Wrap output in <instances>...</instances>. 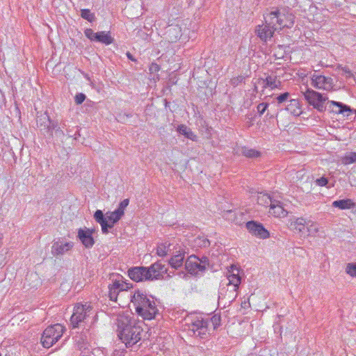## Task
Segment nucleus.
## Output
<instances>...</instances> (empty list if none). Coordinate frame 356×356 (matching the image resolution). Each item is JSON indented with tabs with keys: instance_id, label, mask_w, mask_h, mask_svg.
<instances>
[{
	"instance_id": "28",
	"label": "nucleus",
	"mask_w": 356,
	"mask_h": 356,
	"mask_svg": "<svg viewBox=\"0 0 356 356\" xmlns=\"http://www.w3.org/2000/svg\"><path fill=\"white\" fill-rule=\"evenodd\" d=\"M177 131L184 135L186 138L191 139L193 141L197 140V136L191 131V129L187 127L184 124H181L178 126Z\"/></svg>"
},
{
	"instance_id": "41",
	"label": "nucleus",
	"mask_w": 356,
	"mask_h": 356,
	"mask_svg": "<svg viewBox=\"0 0 356 356\" xmlns=\"http://www.w3.org/2000/svg\"><path fill=\"white\" fill-rule=\"evenodd\" d=\"M85 35L90 39L91 41H95V33L92 29H86L84 31Z\"/></svg>"
},
{
	"instance_id": "7",
	"label": "nucleus",
	"mask_w": 356,
	"mask_h": 356,
	"mask_svg": "<svg viewBox=\"0 0 356 356\" xmlns=\"http://www.w3.org/2000/svg\"><path fill=\"white\" fill-rule=\"evenodd\" d=\"M208 325L207 320L197 319L188 325V332L194 337L204 339L207 336Z\"/></svg>"
},
{
	"instance_id": "20",
	"label": "nucleus",
	"mask_w": 356,
	"mask_h": 356,
	"mask_svg": "<svg viewBox=\"0 0 356 356\" xmlns=\"http://www.w3.org/2000/svg\"><path fill=\"white\" fill-rule=\"evenodd\" d=\"M94 218L100 224L103 234H107L108 232V227H111V225L108 224L106 216H104L102 211L97 210L94 213Z\"/></svg>"
},
{
	"instance_id": "38",
	"label": "nucleus",
	"mask_w": 356,
	"mask_h": 356,
	"mask_svg": "<svg viewBox=\"0 0 356 356\" xmlns=\"http://www.w3.org/2000/svg\"><path fill=\"white\" fill-rule=\"evenodd\" d=\"M268 106L269 104L266 102H261L257 105V110L259 116L262 115L266 112Z\"/></svg>"
},
{
	"instance_id": "21",
	"label": "nucleus",
	"mask_w": 356,
	"mask_h": 356,
	"mask_svg": "<svg viewBox=\"0 0 356 356\" xmlns=\"http://www.w3.org/2000/svg\"><path fill=\"white\" fill-rule=\"evenodd\" d=\"M285 109L294 116H299L302 113L300 102L296 99L289 100Z\"/></svg>"
},
{
	"instance_id": "26",
	"label": "nucleus",
	"mask_w": 356,
	"mask_h": 356,
	"mask_svg": "<svg viewBox=\"0 0 356 356\" xmlns=\"http://www.w3.org/2000/svg\"><path fill=\"white\" fill-rule=\"evenodd\" d=\"M330 104L339 108V109L337 111H333V112L337 114H343L346 112L355 113L356 114V109H353V108H350V106H349L346 104H344L341 102H336V101H330Z\"/></svg>"
},
{
	"instance_id": "34",
	"label": "nucleus",
	"mask_w": 356,
	"mask_h": 356,
	"mask_svg": "<svg viewBox=\"0 0 356 356\" xmlns=\"http://www.w3.org/2000/svg\"><path fill=\"white\" fill-rule=\"evenodd\" d=\"M44 119L47 121V129L48 132L50 133V135H52L53 130L55 131L56 129H58V127H59L58 126V123L51 121L48 115H44Z\"/></svg>"
},
{
	"instance_id": "17",
	"label": "nucleus",
	"mask_w": 356,
	"mask_h": 356,
	"mask_svg": "<svg viewBox=\"0 0 356 356\" xmlns=\"http://www.w3.org/2000/svg\"><path fill=\"white\" fill-rule=\"evenodd\" d=\"M257 84L262 85L264 88H270L275 89L280 86L281 82L277 79V76L268 75L266 79H259Z\"/></svg>"
},
{
	"instance_id": "42",
	"label": "nucleus",
	"mask_w": 356,
	"mask_h": 356,
	"mask_svg": "<svg viewBox=\"0 0 356 356\" xmlns=\"http://www.w3.org/2000/svg\"><path fill=\"white\" fill-rule=\"evenodd\" d=\"M109 288L108 296L110 300L112 301H116L119 291L115 290L113 289Z\"/></svg>"
},
{
	"instance_id": "1",
	"label": "nucleus",
	"mask_w": 356,
	"mask_h": 356,
	"mask_svg": "<svg viewBox=\"0 0 356 356\" xmlns=\"http://www.w3.org/2000/svg\"><path fill=\"white\" fill-rule=\"evenodd\" d=\"M264 18L265 22L256 26L255 33L265 42L271 39L276 31L291 28L295 21V16L289 9L284 7L271 8L264 14Z\"/></svg>"
},
{
	"instance_id": "30",
	"label": "nucleus",
	"mask_w": 356,
	"mask_h": 356,
	"mask_svg": "<svg viewBox=\"0 0 356 356\" xmlns=\"http://www.w3.org/2000/svg\"><path fill=\"white\" fill-rule=\"evenodd\" d=\"M341 161L344 165H349L353 163H356V152H351L346 153L342 158Z\"/></svg>"
},
{
	"instance_id": "50",
	"label": "nucleus",
	"mask_w": 356,
	"mask_h": 356,
	"mask_svg": "<svg viewBox=\"0 0 356 356\" xmlns=\"http://www.w3.org/2000/svg\"><path fill=\"white\" fill-rule=\"evenodd\" d=\"M55 134L57 137H63L65 135L64 131L62 130V129L59 127L58 129L55 130Z\"/></svg>"
},
{
	"instance_id": "12",
	"label": "nucleus",
	"mask_w": 356,
	"mask_h": 356,
	"mask_svg": "<svg viewBox=\"0 0 356 356\" xmlns=\"http://www.w3.org/2000/svg\"><path fill=\"white\" fill-rule=\"evenodd\" d=\"M147 268L149 273L148 274H150L149 281L161 279L168 270L165 265L163 264L160 261L154 263L149 267Z\"/></svg>"
},
{
	"instance_id": "44",
	"label": "nucleus",
	"mask_w": 356,
	"mask_h": 356,
	"mask_svg": "<svg viewBox=\"0 0 356 356\" xmlns=\"http://www.w3.org/2000/svg\"><path fill=\"white\" fill-rule=\"evenodd\" d=\"M44 115H47L46 113H44L43 115H41L40 117H39L38 120H37V124L40 127H42V126H44V128L47 127L46 123L47 122V121L44 119Z\"/></svg>"
},
{
	"instance_id": "19",
	"label": "nucleus",
	"mask_w": 356,
	"mask_h": 356,
	"mask_svg": "<svg viewBox=\"0 0 356 356\" xmlns=\"http://www.w3.org/2000/svg\"><path fill=\"white\" fill-rule=\"evenodd\" d=\"M269 212L275 217H284L287 215V211L284 209L281 202L276 200L272 202Z\"/></svg>"
},
{
	"instance_id": "22",
	"label": "nucleus",
	"mask_w": 356,
	"mask_h": 356,
	"mask_svg": "<svg viewBox=\"0 0 356 356\" xmlns=\"http://www.w3.org/2000/svg\"><path fill=\"white\" fill-rule=\"evenodd\" d=\"M333 207L339 208V209H350L355 207V203L351 199H343L335 200L332 204Z\"/></svg>"
},
{
	"instance_id": "14",
	"label": "nucleus",
	"mask_w": 356,
	"mask_h": 356,
	"mask_svg": "<svg viewBox=\"0 0 356 356\" xmlns=\"http://www.w3.org/2000/svg\"><path fill=\"white\" fill-rule=\"evenodd\" d=\"M93 232V229L87 228L78 229L77 237L86 248H90L95 244V240L92 237Z\"/></svg>"
},
{
	"instance_id": "32",
	"label": "nucleus",
	"mask_w": 356,
	"mask_h": 356,
	"mask_svg": "<svg viewBox=\"0 0 356 356\" xmlns=\"http://www.w3.org/2000/svg\"><path fill=\"white\" fill-rule=\"evenodd\" d=\"M242 154L243 156H245V157H248V158L259 157L261 154L259 151H257L254 149H248V148L243 149Z\"/></svg>"
},
{
	"instance_id": "48",
	"label": "nucleus",
	"mask_w": 356,
	"mask_h": 356,
	"mask_svg": "<svg viewBox=\"0 0 356 356\" xmlns=\"http://www.w3.org/2000/svg\"><path fill=\"white\" fill-rule=\"evenodd\" d=\"M159 70H160V67H159V65H157L156 63H152L149 67V71L152 73L159 72Z\"/></svg>"
},
{
	"instance_id": "58",
	"label": "nucleus",
	"mask_w": 356,
	"mask_h": 356,
	"mask_svg": "<svg viewBox=\"0 0 356 356\" xmlns=\"http://www.w3.org/2000/svg\"><path fill=\"white\" fill-rule=\"evenodd\" d=\"M65 127H66L65 124V123H63V124H62V128H63V129H64Z\"/></svg>"
},
{
	"instance_id": "25",
	"label": "nucleus",
	"mask_w": 356,
	"mask_h": 356,
	"mask_svg": "<svg viewBox=\"0 0 356 356\" xmlns=\"http://www.w3.org/2000/svg\"><path fill=\"white\" fill-rule=\"evenodd\" d=\"M178 254L172 256L169 260V264L174 268L177 269L183 265V262L185 258V253L178 252Z\"/></svg>"
},
{
	"instance_id": "16",
	"label": "nucleus",
	"mask_w": 356,
	"mask_h": 356,
	"mask_svg": "<svg viewBox=\"0 0 356 356\" xmlns=\"http://www.w3.org/2000/svg\"><path fill=\"white\" fill-rule=\"evenodd\" d=\"M227 283V284H232L239 287L241 284V277L239 276V269L234 265L230 266V270L227 273V278L225 280L222 281V283Z\"/></svg>"
},
{
	"instance_id": "18",
	"label": "nucleus",
	"mask_w": 356,
	"mask_h": 356,
	"mask_svg": "<svg viewBox=\"0 0 356 356\" xmlns=\"http://www.w3.org/2000/svg\"><path fill=\"white\" fill-rule=\"evenodd\" d=\"M181 28L179 25H170L165 32L166 39L170 42H175L181 36Z\"/></svg>"
},
{
	"instance_id": "33",
	"label": "nucleus",
	"mask_w": 356,
	"mask_h": 356,
	"mask_svg": "<svg viewBox=\"0 0 356 356\" xmlns=\"http://www.w3.org/2000/svg\"><path fill=\"white\" fill-rule=\"evenodd\" d=\"M81 16L82 18L88 20L90 22H92L95 19V14L91 13L89 9L81 10Z\"/></svg>"
},
{
	"instance_id": "9",
	"label": "nucleus",
	"mask_w": 356,
	"mask_h": 356,
	"mask_svg": "<svg viewBox=\"0 0 356 356\" xmlns=\"http://www.w3.org/2000/svg\"><path fill=\"white\" fill-rule=\"evenodd\" d=\"M185 268L191 275H202L205 270L204 266L201 264L200 259L193 254L188 257L185 262Z\"/></svg>"
},
{
	"instance_id": "43",
	"label": "nucleus",
	"mask_w": 356,
	"mask_h": 356,
	"mask_svg": "<svg viewBox=\"0 0 356 356\" xmlns=\"http://www.w3.org/2000/svg\"><path fill=\"white\" fill-rule=\"evenodd\" d=\"M86 97L83 93H78L74 97V100L76 104H82L86 99Z\"/></svg>"
},
{
	"instance_id": "40",
	"label": "nucleus",
	"mask_w": 356,
	"mask_h": 356,
	"mask_svg": "<svg viewBox=\"0 0 356 356\" xmlns=\"http://www.w3.org/2000/svg\"><path fill=\"white\" fill-rule=\"evenodd\" d=\"M129 200L124 199L119 204V206H118V209H116V210L120 211V212H121V213H122L124 215V210L127 208V207L129 205Z\"/></svg>"
},
{
	"instance_id": "10",
	"label": "nucleus",
	"mask_w": 356,
	"mask_h": 356,
	"mask_svg": "<svg viewBox=\"0 0 356 356\" xmlns=\"http://www.w3.org/2000/svg\"><path fill=\"white\" fill-rule=\"evenodd\" d=\"M312 86L317 89L330 91L333 88V79L323 75L314 74L312 77Z\"/></svg>"
},
{
	"instance_id": "4",
	"label": "nucleus",
	"mask_w": 356,
	"mask_h": 356,
	"mask_svg": "<svg viewBox=\"0 0 356 356\" xmlns=\"http://www.w3.org/2000/svg\"><path fill=\"white\" fill-rule=\"evenodd\" d=\"M64 327L59 324L48 326L43 332L41 337V343L43 347L49 348L51 347L62 337Z\"/></svg>"
},
{
	"instance_id": "51",
	"label": "nucleus",
	"mask_w": 356,
	"mask_h": 356,
	"mask_svg": "<svg viewBox=\"0 0 356 356\" xmlns=\"http://www.w3.org/2000/svg\"><path fill=\"white\" fill-rule=\"evenodd\" d=\"M109 287L115 290L119 291L120 281L115 280L111 285L109 286Z\"/></svg>"
},
{
	"instance_id": "57",
	"label": "nucleus",
	"mask_w": 356,
	"mask_h": 356,
	"mask_svg": "<svg viewBox=\"0 0 356 356\" xmlns=\"http://www.w3.org/2000/svg\"><path fill=\"white\" fill-rule=\"evenodd\" d=\"M67 134L68 135V136H69V137H72V136H73L71 134V132H68V131H67Z\"/></svg>"
},
{
	"instance_id": "47",
	"label": "nucleus",
	"mask_w": 356,
	"mask_h": 356,
	"mask_svg": "<svg viewBox=\"0 0 356 356\" xmlns=\"http://www.w3.org/2000/svg\"><path fill=\"white\" fill-rule=\"evenodd\" d=\"M224 287L227 289L229 291H234L237 293L238 287L232 284H227V283H224Z\"/></svg>"
},
{
	"instance_id": "56",
	"label": "nucleus",
	"mask_w": 356,
	"mask_h": 356,
	"mask_svg": "<svg viewBox=\"0 0 356 356\" xmlns=\"http://www.w3.org/2000/svg\"><path fill=\"white\" fill-rule=\"evenodd\" d=\"M80 134H74V138L76 139L77 136H79Z\"/></svg>"
},
{
	"instance_id": "31",
	"label": "nucleus",
	"mask_w": 356,
	"mask_h": 356,
	"mask_svg": "<svg viewBox=\"0 0 356 356\" xmlns=\"http://www.w3.org/2000/svg\"><path fill=\"white\" fill-rule=\"evenodd\" d=\"M170 244H167V242L165 243L160 244L157 246L156 248V254L159 257H164L165 256L169 251L171 250L170 249Z\"/></svg>"
},
{
	"instance_id": "45",
	"label": "nucleus",
	"mask_w": 356,
	"mask_h": 356,
	"mask_svg": "<svg viewBox=\"0 0 356 356\" xmlns=\"http://www.w3.org/2000/svg\"><path fill=\"white\" fill-rule=\"evenodd\" d=\"M316 185L318 186H325L327 185V184L328 183V180L327 178L323 177H321L319 179H317L316 181H315Z\"/></svg>"
},
{
	"instance_id": "54",
	"label": "nucleus",
	"mask_w": 356,
	"mask_h": 356,
	"mask_svg": "<svg viewBox=\"0 0 356 356\" xmlns=\"http://www.w3.org/2000/svg\"><path fill=\"white\" fill-rule=\"evenodd\" d=\"M210 244L209 243V241L208 239H204L202 241V245L206 247V246H209Z\"/></svg>"
},
{
	"instance_id": "11",
	"label": "nucleus",
	"mask_w": 356,
	"mask_h": 356,
	"mask_svg": "<svg viewBox=\"0 0 356 356\" xmlns=\"http://www.w3.org/2000/svg\"><path fill=\"white\" fill-rule=\"evenodd\" d=\"M147 267L137 266L131 268L128 270V275L132 280L135 282L149 281V275L148 274Z\"/></svg>"
},
{
	"instance_id": "59",
	"label": "nucleus",
	"mask_w": 356,
	"mask_h": 356,
	"mask_svg": "<svg viewBox=\"0 0 356 356\" xmlns=\"http://www.w3.org/2000/svg\"><path fill=\"white\" fill-rule=\"evenodd\" d=\"M254 90H257V86H255L254 87Z\"/></svg>"
},
{
	"instance_id": "46",
	"label": "nucleus",
	"mask_w": 356,
	"mask_h": 356,
	"mask_svg": "<svg viewBox=\"0 0 356 356\" xmlns=\"http://www.w3.org/2000/svg\"><path fill=\"white\" fill-rule=\"evenodd\" d=\"M341 70L343 74L346 75V78H355L354 74L349 70V68L344 67H341Z\"/></svg>"
},
{
	"instance_id": "49",
	"label": "nucleus",
	"mask_w": 356,
	"mask_h": 356,
	"mask_svg": "<svg viewBox=\"0 0 356 356\" xmlns=\"http://www.w3.org/2000/svg\"><path fill=\"white\" fill-rule=\"evenodd\" d=\"M201 264L204 266V270H206L207 267L209 266V259L207 257H203L200 259Z\"/></svg>"
},
{
	"instance_id": "35",
	"label": "nucleus",
	"mask_w": 356,
	"mask_h": 356,
	"mask_svg": "<svg viewBox=\"0 0 356 356\" xmlns=\"http://www.w3.org/2000/svg\"><path fill=\"white\" fill-rule=\"evenodd\" d=\"M346 272L352 277H356V263H348L346 266Z\"/></svg>"
},
{
	"instance_id": "29",
	"label": "nucleus",
	"mask_w": 356,
	"mask_h": 356,
	"mask_svg": "<svg viewBox=\"0 0 356 356\" xmlns=\"http://www.w3.org/2000/svg\"><path fill=\"white\" fill-rule=\"evenodd\" d=\"M257 203L264 207H270L274 200L271 197L266 193H260L257 195Z\"/></svg>"
},
{
	"instance_id": "37",
	"label": "nucleus",
	"mask_w": 356,
	"mask_h": 356,
	"mask_svg": "<svg viewBox=\"0 0 356 356\" xmlns=\"http://www.w3.org/2000/svg\"><path fill=\"white\" fill-rule=\"evenodd\" d=\"M309 225H307V231L309 234H315L318 232V228L316 223L309 220Z\"/></svg>"
},
{
	"instance_id": "2",
	"label": "nucleus",
	"mask_w": 356,
	"mask_h": 356,
	"mask_svg": "<svg viewBox=\"0 0 356 356\" xmlns=\"http://www.w3.org/2000/svg\"><path fill=\"white\" fill-rule=\"evenodd\" d=\"M143 322H138L129 316H122L118 318V337L127 348L132 347L141 340L143 332Z\"/></svg>"
},
{
	"instance_id": "36",
	"label": "nucleus",
	"mask_w": 356,
	"mask_h": 356,
	"mask_svg": "<svg viewBox=\"0 0 356 356\" xmlns=\"http://www.w3.org/2000/svg\"><path fill=\"white\" fill-rule=\"evenodd\" d=\"M221 318L220 315L215 314L209 320L214 329H216L220 325Z\"/></svg>"
},
{
	"instance_id": "15",
	"label": "nucleus",
	"mask_w": 356,
	"mask_h": 356,
	"mask_svg": "<svg viewBox=\"0 0 356 356\" xmlns=\"http://www.w3.org/2000/svg\"><path fill=\"white\" fill-rule=\"evenodd\" d=\"M74 247L72 241L64 242L63 241H56L51 246V253L54 256L63 255L70 251Z\"/></svg>"
},
{
	"instance_id": "24",
	"label": "nucleus",
	"mask_w": 356,
	"mask_h": 356,
	"mask_svg": "<svg viewBox=\"0 0 356 356\" xmlns=\"http://www.w3.org/2000/svg\"><path fill=\"white\" fill-rule=\"evenodd\" d=\"M95 42H99L104 44H110L113 43V39L111 36L109 32L99 31L95 33Z\"/></svg>"
},
{
	"instance_id": "60",
	"label": "nucleus",
	"mask_w": 356,
	"mask_h": 356,
	"mask_svg": "<svg viewBox=\"0 0 356 356\" xmlns=\"http://www.w3.org/2000/svg\"><path fill=\"white\" fill-rule=\"evenodd\" d=\"M0 356H1V354L0 353Z\"/></svg>"
},
{
	"instance_id": "23",
	"label": "nucleus",
	"mask_w": 356,
	"mask_h": 356,
	"mask_svg": "<svg viewBox=\"0 0 356 356\" xmlns=\"http://www.w3.org/2000/svg\"><path fill=\"white\" fill-rule=\"evenodd\" d=\"M309 225L306 219L303 218H298L296 220L291 222V227L298 233H303L305 229V226Z\"/></svg>"
},
{
	"instance_id": "6",
	"label": "nucleus",
	"mask_w": 356,
	"mask_h": 356,
	"mask_svg": "<svg viewBox=\"0 0 356 356\" xmlns=\"http://www.w3.org/2000/svg\"><path fill=\"white\" fill-rule=\"evenodd\" d=\"M92 307L88 304L78 303L74 308L73 314L71 316L70 321L73 327H76L78 325L83 322L87 316H89Z\"/></svg>"
},
{
	"instance_id": "8",
	"label": "nucleus",
	"mask_w": 356,
	"mask_h": 356,
	"mask_svg": "<svg viewBox=\"0 0 356 356\" xmlns=\"http://www.w3.org/2000/svg\"><path fill=\"white\" fill-rule=\"evenodd\" d=\"M245 227L250 234L257 238L266 239L270 237L269 232L261 222L254 220L248 221L245 223Z\"/></svg>"
},
{
	"instance_id": "52",
	"label": "nucleus",
	"mask_w": 356,
	"mask_h": 356,
	"mask_svg": "<svg viewBox=\"0 0 356 356\" xmlns=\"http://www.w3.org/2000/svg\"><path fill=\"white\" fill-rule=\"evenodd\" d=\"M127 288H129L128 284L124 283V282H121L120 281L119 292L120 291H125V290H127Z\"/></svg>"
},
{
	"instance_id": "27",
	"label": "nucleus",
	"mask_w": 356,
	"mask_h": 356,
	"mask_svg": "<svg viewBox=\"0 0 356 356\" xmlns=\"http://www.w3.org/2000/svg\"><path fill=\"white\" fill-rule=\"evenodd\" d=\"M106 218L108 224L111 225V227H108V228H112L113 225L118 222L121 218L124 216L120 211H117L116 209L114 211L112 212H107L106 214Z\"/></svg>"
},
{
	"instance_id": "39",
	"label": "nucleus",
	"mask_w": 356,
	"mask_h": 356,
	"mask_svg": "<svg viewBox=\"0 0 356 356\" xmlns=\"http://www.w3.org/2000/svg\"><path fill=\"white\" fill-rule=\"evenodd\" d=\"M290 96V94L287 92L280 94L276 97V100L279 104H283L286 102Z\"/></svg>"
},
{
	"instance_id": "3",
	"label": "nucleus",
	"mask_w": 356,
	"mask_h": 356,
	"mask_svg": "<svg viewBox=\"0 0 356 356\" xmlns=\"http://www.w3.org/2000/svg\"><path fill=\"white\" fill-rule=\"evenodd\" d=\"M131 302L135 306L136 313L145 320H152L159 313L155 300L143 292L137 291L131 297Z\"/></svg>"
},
{
	"instance_id": "55",
	"label": "nucleus",
	"mask_w": 356,
	"mask_h": 356,
	"mask_svg": "<svg viewBox=\"0 0 356 356\" xmlns=\"http://www.w3.org/2000/svg\"><path fill=\"white\" fill-rule=\"evenodd\" d=\"M266 116L269 117V118H272L273 117V115H270L268 112L267 113Z\"/></svg>"
},
{
	"instance_id": "5",
	"label": "nucleus",
	"mask_w": 356,
	"mask_h": 356,
	"mask_svg": "<svg viewBox=\"0 0 356 356\" xmlns=\"http://www.w3.org/2000/svg\"><path fill=\"white\" fill-rule=\"evenodd\" d=\"M302 93L305 99L307 101L309 104L312 105L314 108L320 112L325 111V107L324 106V103L327 99V96H324L322 94L309 88H307L306 91Z\"/></svg>"
},
{
	"instance_id": "13",
	"label": "nucleus",
	"mask_w": 356,
	"mask_h": 356,
	"mask_svg": "<svg viewBox=\"0 0 356 356\" xmlns=\"http://www.w3.org/2000/svg\"><path fill=\"white\" fill-rule=\"evenodd\" d=\"M238 293L234 291H229L224 287V283H221L218 292V303H223L224 307L230 305L237 297Z\"/></svg>"
},
{
	"instance_id": "53",
	"label": "nucleus",
	"mask_w": 356,
	"mask_h": 356,
	"mask_svg": "<svg viewBox=\"0 0 356 356\" xmlns=\"http://www.w3.org/2000/svg\"><path fill=\"white\" fill-rule=\"evenodd\" d=\"M126 55L129 60L134 62L136 61V60L134 58L133 55L129 51H127Z\"/></svg>"
}]
</instances>
